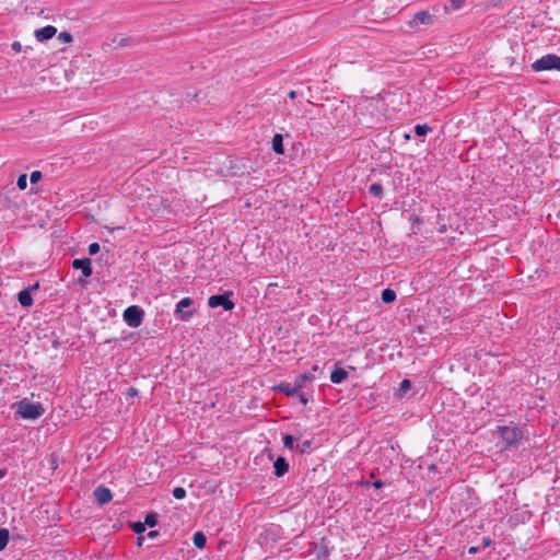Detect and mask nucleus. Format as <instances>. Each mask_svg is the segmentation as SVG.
<instances>
[{
	"label": "nucleus",
	"instance_id": "nucleus-45",
	"mask_svg": "<svg viewBox=\"0 0 560 560\" xmlns=\"http://www.w3.org/2000/svg\"><path fill=\"white\" fill-rule=\"evenodd\" d=\"M128 39L122 38L119 43L120 46L127 45Z\"/></svg>",
	"mask_w": 560,
	"mask_h": 560
},
{
	"label": "nucleus",
	"instance_id": "nucleus-1",
	"mask_svg": "<svg viewBox=\"0 0 560 560\" xmlns=\"http://www.w3.org/2000/svg\"><path fill=\"white\" fill-rule=\"evenodd\" d=\"M504 448L517 446L522 440V431L518 427L502 425L498 428Z\"/></svg>",
	"mask_w": 560,
	"mask_h": 560
},
{
	"label": "nucleus",
	"instance_id": "nucleus-2",
	"mask_svg": "<svg viewBox=\"0 0 560 560\" xmlns=\"http://www.w3.org/2000/svg\"><path fill=\"white\" fill-rule=\"evenodd\" d=\"M532 68L536 72L547 71V70H559L560 71V57L555 54H548L537 59Z\"/></svg>",
	"mask_w": 560,
	"mask_h": 560
},
{
	"label": "nucleus",
	"instance_id": "nucleus-40",
	"mask_svg": "<svg viewBox=\"0 0 560 560\" xmlns=\"http://www.w3.org/2000/svg\"><path fill=\"white\" fill-rule=\"evenodd\" d=\"M373 486L375 488H382L383 487V482L381 480H377V481L373 482Z\"/></svg>",
	"mask_w": 560,
	"mask_h": 560
},
{
	"label": "nucleus",
	"instance_id": "nucleus-11",
	"mask_svg": "<svg viewBox=\"0 0 560 560\" xmlns=\"http://www.w3.org/2000/svg\"><path fill=\"white\" fill-rule=\"evenodd\" d=\"M57 34V28L52 25H47L35 31L34 35L40 43L52 38Z\"/></svg>",
	"mask_w": 560,
	"mask_h": 560
},
{
	"label": "nucleus",
	"instance_id": "nucleus-36",
	"mask_svg": "<svg viewBox=\"0 0 560 560\" xmlns=\"http://www.w3.org/2000/svg\"><path fill=\"white\" fill-rule=\"evenodd\" d=\"M452 1V4L454 7V9H459L462 8L464 1L463 0H451Z\"/></svg>",
	"mask_w": 560,
	"mask_h": 560
},
{
	"label": "nucleus",
	"instance_id": "nucleus-13",
	"mask_svg": "<svg viewBox=\"0 0 560 560\" xmlns=\"http://www.w3.org/2000/svg\"><path fill=\"white\" fill-rule=\"evenodd\" d=\"M273 469H275V475L277 477L284 476L289 470V464H288L287 459L282 456H279L273 463Z\"/></svg>",
	"mask_w": 560,
	"mask_h": 560
},
{
	"label": "nucleus",
	"instance_id": "nucleus-44",
	"mask_svg": "<svg viewBox=\"0 0 560 560\" xmlns=\"http://www.w3.org/2000/svg\"><path fill=\"white\" fill-rule=\"evenodd\" d=\"M31 50H33V48L31 46H26L25 48H23L22 51H24L25 54L30 52Z\"/></svg>",
	"mask_w": 560,
	"mask_h": 560
},
{
	"label": "nucleus",
	"instance_id": "nucleus-38",
	"mask_svg": "<svg viewBox=\"0 0 560 560\" xmlns=\"http://www.w3.org/2000/svg\"><path fill=\"white\" fill-rule=\"evenodd\" d=\"M481 544H482L483 547H488V546H490L492 544V540L490 538H488V537H485V538H482Z\"/></svg>",
	"mask_w": 560,
	"mask_h": 560
},
{
	"label": "nucleus",
	"instance_id": "nucleus-19",
	"mask_svg": "<svg viewBox=\"0 0 560 560\" xmlns=\"http://www.w3.org/2000/svg\"><path fill=\"white\" fill-rule=\"evenodd\" d=\"M396 298H397V294L393 289L387 288L382 291L381 299L386 304L394 302L396 300Z\"/></svg>",
	"mask_w": 560,
	"mask_h": 560
},
{
	"label": "nucleus",
	"instance_id": "nucleus-33",
	"mask_svg": "<svg viewBox=\"0 0 560 560\" xmlns=\"http://www.w3.org/2000/svg\"><path fill=\"white\" fill-rule=\"evenodd\" d=\"M100 252V244L98 243H92L89 246V254L90 255H96Z\"/></svg>",
	"mask_w": 560,
	"mask_h": 560
},
{
	"label": "nucleus",
	"instance_id": "nucleus-27",
	"mask_svg": "<svg viewBox=\"0 0 560 560\" xmlns=\"http://www.w3.org/2000/svg\"><path fill=\"white\" fill-rule=\"evenodd\" d=\"M173 497L177 500H182L186 497V490L183 487H176L173 490Z\"/></svg>",
	"mask_w": 560,
	"mask_h": 560
},
{
	"label": "nucleus",
	"instance_id": "nucleus-5",
	"mask_svg": "<svg viewBox=\"0 0 560 560\" xmlns=\"http://www.w3.org/2000/svg\"><path fill=\"white\" fill-rule=\"evenodd\" d=\"M436 16L429 11L423 10L413 14L412 19L408 22L411 28H419L421 25H432Z\"/></svg>",
	"mask_w": 560,
	"mask_h": 560
},
{
	"label": "nucleus",
	"instance_id": "nucleus-17",
	"mask_svg": "<svg viewBox=\"0 0 560 560\" xmlns=\"http://www.w3.org/2000/svg\"><path fill=\"white\" fill-rule=\"evenodd\" d=\"M314 377L313 373H304L295 378L294 384L299 389H301L305 386L306 382H312Z\"/></svg>",
	"mask_w": 560,
	"mask_h": 560
},
{
	"label": "nucleus",
	"instance_id": "nucleus-16",
	"mask_svg": "<svg viewBox=\"0 0 560 560\" xmlns=\"http://www.w3.org/2000/svg\"><path fill=\"white\" fill-rule=\"evenodd\" d=\"M272 150L277 154H283L284 153V147H283V137L280 133H276L272 138Z\"/></svg>",
	"mask_w": 560,
	"mask_h": 560
},
{
	"label": "nucleus",
	"instance_id": "nucleus-32",
	"mask_svg": "<svg viewBox=\"0 0 560 560\" xmlns=\"http://www.w3.org/2000/svg\"><path fill=\"white\" fill-rule=\"evenodd\" d=\"M42 178V172L34 171L31 173L30 180L32 184L37 183Z\"/></svg>",
	"mask_w": 560,
	"mask_h": 560
},
{
	"label": "nucleus",
	"instance_id": "nucleus-26",
	"mask_svg": "<svg viewBox=\"0 0 560 560\" xmlns=\"http://www.w3.org/2000/svg\"><path fill=\"white\" fill-rule=\"evenodd\" d=\"M311 445H312V441L306 440V441L302 442L301 444H296L295 447L299 450V452L301 454H304L311 448Z\"/></svg>",
	"mask_w": 560,
	"mask_h": 560
},
{
	"label": "nucleus",
	"instance_id": "nucleus-34",
	"mask_svg": "<svg viewBox=\"0 0 560 560\" xmlns=\"http://www.w3.org/2000/svg\"><path fill=\"white\" fill-rule=\"evenodd\" d=\"M11 48H12L15 52H20V51H22V50H23V47H22L21 43H20V42H16V40H15V42H13V43L11 44Z\"/></svg>",
	"mask_w": 560,
	"mask_h": 560
},
{
	"label": "nucleus",
	"instance_id": "nucleus-30",
	"mask_svg": "<svg viewBox=\"0 0 560 560\" xmlns=\"http://www.w3.org/2000/svg\"><path fill=\"white\" fill-rule=\"evenodd\" d=\"M58 39H60L63 43H71L73 40V37L69 32H61L58 35Z\"/></svg>",
	"mask_w": 560,
	"mask_h": 560
},
{
	"label": "nucleus",
	"instance_id": "nucleus-20",
	"mask_svg": "<svg viewBox=\"0 0 560 560\" xmlns=\"http://www.w3.org/2000/svg\"><path fill=\"white\" fill-rule=\"evenodd\" d=\"M369 192L374 197L382 198L383 197V187L380 183H374L369 187Z\"/></svg>",
	"mask_w": 560,
	"mask_h": 560
},
{
	"label": "nucleus",
	"instance_id": "nucleus-10",
	"mask_svg": "<svg viewBox=\"0 0 560 560\" xmlns=\"http://www.w3.org/2000/svg\"><path fill=\"white\" fill-rule=\"evenodd\" d=\"M72 268L81 270L84 278L92 276V261L90 258H80L72 261Z\"/></svg>",
	"mask_w": 560,
	"mask_h": 560
},
{
	"label": "nucleus",
	"instance_id": "nucleus-14",
	"mask_svg": "<svg viewBox=\"0 0 560 560\" xmlns=\"http://www.w3.org/2000/svg\"><path fill=\"white\" fill-rule=\"evenodd\" d=\"M348 377V372L345 369L337 368L330 374V381L334 384H340Z\"/></svg>",
	"mask_w": 560,
	"mask_h": 560
},
{
	"label": "nucleus",
	"instance_id": "nucleus-7",
	"mask_svg": "<svg viewBox=\"0 0 560 560\" xmlns=\"http://www.w3.org/2000/svg\"><path fill=\"white\" fill-rule=\"evenodd\" d=\"M232 293L211 295L208 300V305L212 308L223 307L224 311H232L235 306L234 302L230 299Z\"/></svg>",
	"mask_w": 560,
	"mask_h": 560
},
{
	"label": "nucleus",
	"instance_id": "nucleus-15",
	"mask_svg": "<svg viewBox=\"0 0 560 560\" xmlns=\"http://www.w3.org/2000/svg\"><path fill=\"white\" fill-rule=\"evenodd\" d=\"M276 389L278 392H281L283 394H285L287 396H293L295 394H298V392L300 390L295 384L293 385H290L289 383H280Z\"/></svg>",
	"mask_w": 560,
	"mask_h": 560
},
{
	"label": "nucleus",
	"instance_id": "nucleus-6",
	"mask_svg": "<svg viewBox=\"0 0 560 560\" xmlns=\"http://www.w3.org/2000/svg\"><path fill=\"white\" fill-rule=\"evenodd\" d=\"M192 304H194V300L191 298L182 299L176 304L175 315L182 320L190 319L195 314V311L190 310Z\"/></svg>",
	"mask_w": 560,
	"mask_h": 560
},
{
	"label": "nucleus",
	"instance_id": "nucleus-18",
	"mask_svg": "<svg viewBox=\"0 0 560 560\" xmlns=\"http://www.w3.org/2000/svg\"><path fill=\"white\" fill-rule=\"evenodd\" d=\"M192 541L197 548L202 549L207 544V537L202 532H196L194 534Z\"/></svg>",
	"mask_w": 560,
	"mask_h": 560
},
{
	"label": "nucleus",
	"instance_id": "nucleus-37",
	"mask_svg": "<svg viewBox=\"0 0 560 560\" xmlns=\"http://www.w3.org/2000/svg\"><path fill=\"white\" fill-rule=\"evenodd\" d=\"M127 395L130 396V397L137 396L138 395V389L135 388V387H130L127 390Z\"/></svg>",
	"mask_w": 560,
	"mask_h": 560
},
{
	"label": "nucleus",
	"instance_id": "nucleus-31",
	"mask_svg": "<svg viewBox=\"0 0 560 560\" xmlns=\"http://www.w3.org/2000/svg\"><path fill=\"white\" fill-rule=\"evenodd\" d=\"M132 529L137 534H141L145 530V524L141 522H136L131 525Z\"/></svg>",
	"mask_w": 560,
	"mask_h": 560
},
{
	"label": "nucleus",
	"instance_id": "nucleus-24",
	"mask_svg": "<svg viewBox=\"0 0 560 560\" xmlns=\"http://www.w3.org/2000/svg\"><path fill=\"white\" fill-rule=\"evenodd\" d=\"M429 131H431V127H429L427 124H419L415 127V133L419 137L425 136Z\"/></svg>",
	"mask_w": 560,
	"mask_h": 560
},
{
	"label": "nucleus",
	"instance_id": "nucleus-3",
	"mask_svg": "<svg viewBox=\"0 0 560 560\" xmlns=\"http://www.w3.org/2000/svg\"><path fill=\"white\" fill-rule=\"evenodd\" d=\"M18 411L22 418L35 420L44 413V408L40 404H34L27 399H23L19 402Z\"/></svg>",
	"mask_w": 560,
	"mask_h": 560
},
{
	"label": "nucleus",
	"instance_id": "nucleus-46",
	"mask_svg": "<svg viewBox=\"0 0 560 560\" xmlns=\"http://www.w3.org/2000/svg\"><path fill=\"white\" fill-rule=\"evenodd\" d=\"M143 539H144L143 537H138V539H137L138 540L137 541L138 546L142 545Z\"/></svg>",
	"mask_w": 560,
	"mask_h": 560
},
{
	"label": "nucleus",
	"instance_id": "nucleus-41",
	"mask_svg": "<svg viewBox=\"0 0 560 560\" xmlns=\"http://www.w3.org/2000/svg\"><path fill=\"white\" fill-rule=\"evenodd\" d=\"M7 475V469L2 468L0 469V479H2Z\"/></svg>",
	"mask_w": 560,
	"mask_h": 560
},
{
	"label": "nucleus",
	"instance_id": "nucleus-43",
	"mask_svg": "<svg viewBox=\"0 0 560 560\" xmlns=\"http://www.w3.org/2000/svg\"><path fill=\"white\" fill-rule=\"evenodd\" d=\"M477 550H478V548H477V547H470V548H469V550H468V552H469V553H476V552H477Z\"/></svg>",
	"mask_w": 560,
	"mask_h": 560
},
{
	"label": "nucleus",
	"instance_id": "nucleus-39",
	"mask_svg": "<svg viewBox=\"0 0 560 560\" xmlns=\"http://www.w3.org/2000/svg\"><path fill=\"white\" fill-rule=\"evenodd\" d=\"M158 536H159V532L158 530H150L148 533V538H150V539H153V538H155Z\"/></svg>",
	"mask_w": 560,
	"mask_h": 560
},
{
	"label": "nucleus",
	"instance_id": "nucleus-21",
	"mask_svg": "<svg viewBox=\"0 0 560 560\" xmlns=\"http://www.w3.org/2000/svg\"><path fill=\"white\" fill-rule=\"evenodd\" d=\"M10 533L7 528H0V551L3 550L9 541Z\"/></svg>",
	"mask_w": 560,
	"mask_h": 560
},
{
	"label": "nucleus",
	"instance_id": "nucleus-9",
	"mask_svg": "<svg viewBox=\"0 0 560 560\" xmlns=\"http://www.w3.org/2000/svg\"><path fill=\"white\" fill-rule=\"evenodd\" d=\"M39 288V283L36 282L34 285L28 287L18 294V301L23 307H30L33 305L32 291L37 290Z\"/></svg>",
	"mask_w": 560,
	"mask_h": 560
},
{
	"label": "nucleus",
	"instance_id": "nucleus-4",
	"mask_svg": "<svg viewBox=\"0 0 560 560\" xmlns=\"http://www.w3.org/2000/svg\"><path fill=\"white\" fill-rule=\"evenodd\" d=\"M144 312L138 305H131L124 311L122 317L129 327L137 328L143 322Z\"/></svg>",
	"mask_w": 560,
	"mask_h": 560
},
{
	"label": "nucleus",
	"instance_id": "nucleus-42",
	"mask_svg": "<svg viewBox=\"0 0 560 560\" xmlns=\"http://www.w3.org/2000/svg\"><path fill=\"white\" fill-rule=\"evenodd\" d=\"M289 97L292 98V100L295 98L296 97V92L295 91L289 92Z\"/></svg>",
	"mask_w": 560,
	"mask_h": 560
},
{
	"label": "nucleus",
	"instance_id": "nucleus-12",
	"mask_svg": "<svg viewBox=\"0 0 560 560\" xmlns=\"http://www.w3.org/2000/svg\"><path fill=\"white\" fill-rule=\"evenodd\" d=\"M94 497H95L96 502L98 504L103 505V504L108 503L112 500L113 494L108 488H106L104 486H98L94 490Z\"/></svg>",
	"mask_w": 560,
	"mask_h": 560
},
{
	"label": "nucleus",
	"instance_id": "nucleus-35",
	"mask_svg": "<svg viewBox=\"0 0 560 560\" xmlns=\"http://www.w3.org/2000/svg\"><path fill=\"white\" fill-rule=\"evenodd\" d=\"M296 395L299 397L300 402H302L303 405H306L308 402V397L304 393L298 392Z\"/></svg>",
	"mask_w": 560,
	"mask_h": 560
},
{
	"label": "nucleus",
	"instance_id": "nucleus-28",
	"mask_svg": "<svg viewBox=\"0 0 560 560\" xmlns=\"http://www.w3.org/2000/svg\"><path fill=\"white\" fill-rule=\"evenodd\" d=\"M16 186L21 190H24L27 187V175L26 174H22V175L19 176L18 182H16Z\"/></svg>",
	"mask_w": 560,
	"mask_h": 560
},
{
	"label": "nucleus",
	"instance_id": "nucleus-25",
	"mask_svg": "<svg viewBox=\"0 0 560 560\" xmlns=\"http://www.w3.org/2000/svg\"><path fill=\"white\" fill-rule=\"evenodd\" d=\"M145 526H150V527H153L156 525L158 523V516H156V513L154 512H151V513H148L145 515V518H144V522Z\"/></svg>",
	"mask_w": 560,
	"mask_h": 560
},
{
	"label": "nucleus",
	"instance_id": "nucleus-23",
	"mask_svg": "<svg viewBox=\"0 0 560 560\" xmlns=\"http://www.w3.org/2000/svg\"><path fill=\"white\" fill-rule=\"evenodd\" d=\"M49 468L55 471L59 466V456L55 453L50 454L47 458Z\"/></svg>",
	"mask_w": 560,
	"mask_h": 560
},
{
	"label": "nucleus",
	"instance_id": "nucleus-22",
	"mask_svg": "<svg viewBox=\"0 0 560 560\" xmlns=\"http://www.w3.org/2000/svg\"><path fill=\"white\" fill-rule=\"evenodd\" d=\"M411 387V382L410 380L408 378H405L400 382V385H399V388H398V392H397V395L399 397L404 396L406 394L407 390H409Z\"/></svg>",
	"mask_w": 560,
	"mask_h": 560
},
{
	"label": "nucleus",
	"instance_id": "nucleus-29",
	"mask_svg": "<svg viewBox=\"0 0 560 560\" xmlns=\"http://www.w3.org/2000/svg\"><path fill=\"white\" fill-rule=\"evenodd\" d=\"M283 444H284V447H288L290 450H292L295 445H294V438L290 434H285L283 436Z\"/></svg>",
	"mask_w": 560,
	"mask_h": 560
},
{
	"label": "nucleus",
	"instance_id": "nucleus-8",
	"mask_svg": "<svg viewBox=\"0 0 560 560\" xmlns=\"http://www.w3.org/2000/svg\"><path fill=\"white\" fill-rule=\"evenodd\" d=\"M308 552L314 557L313 560H325L329 556L328 547L323 541L320 544L311 542Z\"/></svg>",
	"mask_w": 560,
	"mask_h": 560
}]
</instances>
